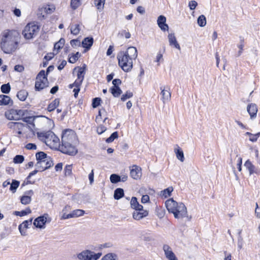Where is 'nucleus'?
Wrapping results in <instances>:
<instances>
[{"label": "nucleus", "mask_w": 260, "mask_h": 260, "mask_svg": "<svg viewBox=\"0 0 260 260\" xmlns=\"http://www.w3.org/2000/svg\"><path fill=\"white\" fill-rule=\"evenodd\" d=\"M35 119V117L29 116L24 118L23 119V121L26 122L27 123L26 124L30 126V127L32 129L35 126V124L33 123Z\"/></svg>", "instance_id": "obj_36"}, {"label": "nucleus", "mask_w": 260, "mask_h": 260, "mask_svg": "<svg viewBox=\"0 0 260 260\" xmlns=\"http://www.w3.org/2000/svg\"><path fill=\"white\" fill-rule=\"evenodd\" d=\"M32 220V218L27 220H25L19 225L18 228L22 235H25L26 229L28 228L29 225L31 224Z\"/></svg>", "instance_id": "obj_20"}, {"label": "nucleus", "mask_w": 260, "mask_h": 260, "mask_svg": "<svg viewBox=\"0 0 260 260\" xmlns=\"http://www.w3.org/2000/svg\"><path fill=\"white\" fill-rule=\"evenodd\" d=\"M260 136V132L256 134H251L250 137H249V140L251 142H256L258 139V138Z\"/></svg>", "instance_id": "obj_56"}, {"label": "nucleus", "mask_w": 260, "mask_h": 260, "mask_svg": "<svg viewBox=\"0 0 260 260\" xmlns=\"http://www.w3.org/2000/svg\"><path fill=\"white\" fill-rule=\"evenodd\" d=\"M198 24L201 27H203L206 24V18L203 15H200L198 18Z\"/></svg>", "instance_id": "obj_42"}, {"label": "nucleus", "mask_w": 260, "mask_h": 260, "mask_svg": "<svg viewBox=\"0 0 260 260\" xmlns=\"http://www.w3.org/2000/svg\"><path fill=\"white\" fill-rule=\"evenodd\" d=\"M1 45L4 52L9 54L15 51L17 43L14 41L12 36L8 32H6L3 35Z\"/></svg>", "instance_id": "obj_4"}, {"label": "nucleus", "mask_w": 260, "mask_h": 260, "mask_svg": "<svg viewBox=\"0 0 260 260\" xmlns=\"http://www.w3.org/2000/svg\"><path fill=\"white\" fill-rule=\"evenodd\" d=\"M19 182L16 180H13L11 183H10V190L13 193L15 192L17 188L19 185Z\"/></svg>", "instance_id": "obj_37"}, {"label": "nucleus", "mask_w": 260, "mask_h": 260, "mask_svg": "<svg viewBox=\"0 0 260 260\" xmlns=\"http://www.w3.org/2000/svg\"><path fill=\"white\" fill-rule=\"evenodd\" d=\"M93 43L92 37H87L83 39L82 42V47L87 50H89Z\"/></svg>", "instance_id": "obj_22"}, {"label": "nucleus", "mask_w": 260, "mask_h": 260, "mask_svg": "<svg viewBox=\"0 0 260 260\" xmlns=\"http://www.w3.org/2000/svg\"><path fill=\"white\" fill-rule=\"evenodd\" d=\"M173 191V188L172 186H170L166 189H164L160 191V196L167 198L171 196L172 192Z\"/></svg>", "instance_id": "obj_29"}, {"label": "nucleus", "mask_w": 260, "mask_h": 260, "mask_svg": "<svg viewBox=\"0 0 260 260\" xmlns=\"http://www.w3.org/2000/svg\"><path fill=\"white\" fill-rule=\"evenodd\" d=\"M247 111L251 118L256 117L257 112V107L256 105L254 103L248 104L247 106Z\"/></svg>", "instance_id": "obj_18"}, {"label": "nucleus", "mask_w": 260, "mask_h": 260, "mask_svg": "<svg viewBox=\"0 0 260 260\" xmlns=\"http://www.w3.org/2000/svg\"><path fill=\"white\" fill-rule=\"evenodd\" d=\"M24 111L23 110L11 109L7 111L5 115L9 120H18L24 116Z\"/></svg>", "instance_id": "obj_8"}, {"label": "nucleus", "mask_w": 260, "mask_h": 260, "mask_svg": "<svg viewBox=\"0 0 260 260\" xmlns=\"http://www.w3.org/2000/svg\"><path fill=\"white\" fill-rule=\"evenodd\" d=\"M102 255V253H94L93 251L85 249L77 254L79 260H98Z\"/></svg>", "instance_id": "obj_7"}, {"label": "nucleus", "mask_w": 260, "mask_h": 260, "mask_svg": "<svg viewBox=\"0 0 260 260\" xmlns=\"http://www.w3.org/2000/svg\"><path fill=\"white\" fill-rule=\"evenodd\" d=\"M124 196L123 189L121 188H116L114 191V198L115 200H119Z\"/></svg>", "instance_id": "obj_30"}, {"label": "nucleus", "mask_w": 260, "mask_h": 260, "mask_svg": "<svg viewBox=\"0 0 260 260\" xmlns=\"http://www.w3.org/2000/svg\"><path fill=\"white\" fill-rule=\"evenodd\" d=\"M138 56L137 49L135 47H129L125 51H120L117 56L118 64L125 72H128L133 67V60Z\"/></svg>", "instance_id": "obj_1"}, {"label": "nucleus", "mask_w": 260, "mask_h": 260, "mask_svg": "<svg viewBox=\"0 0 260 260\" xmlns=\"http://www.w3.org/2000/svg\"><path fill=\"white\" fill-rule=\"evenodd\" d=\"M72 165H67L66 166L64 171L66 176H70L72 174Z\"/></svg>", "instance_id": "obj_55"}, {"label": "nucleus", "mask_w": 260, "mask_h": 260, "mask_svg": "<svg viewBox=\"0 0 260 260\" xmlns=\"http://www.w3.org/2000/svg\"><path fill=\"white\" fill-rule=\"evenodd\" d=\"M243 242V239L242 237L239 236L238 238V243H237L238 248L239 249V250H240V249H241L242 248Z\"/></svg>", "instance_id": "obj_57"}, {"label": "nucleus", "mask_w": 260, "mask_h": 260, "mask_svg": "<svg viewBox=\"0 0 260 260\" xmlns=\"http://www.w3.org/2000/svg\"><path fill=\"white\" fill-rule=\"evenodd\" d=\"M42 171H41L40 170V169H37L36 170H35L34 171H32L31 172H30L28 176L27 177V183L26 184H31L32 183L28 181V179L30 178V177L35 175H36L38 172H42Z\"/></svg>", "instance_id": "obj_53"}, {"label": "nucleus", "mask_w": 260, "mask_h": 260, "mask_svg": "<svg viewBox=\"0 0 260 260\" xmlns=\"http://www.w3.org/2000/svg\"><path fill=\"white\" fill-rule=\"evenodd\" d=\"M161 90L160 94L161 95V100L164 103L169 101L171 100V93L170 88L169 86H161L160 87Z\"/></svg>", "instance_id": "obj_11"}, {"label": "nucleus", "mask_w": 260, "mask_h": 260, "mask_svg": "<svg viewBox=\"0 0 260 260\" xmlns=\"http://www.w3.org/2000/svg\"><path fill=\"white\" fill-rule=\"evenodd\" d=\"M85 74V67H79L78 73H77V79H79L80 80L83 81L84 78V75Z\"/></svg>", "instance_id": "obj_31"}, {"label": "nucleus", "mask_w": 260, "mask_h": 260, "mask_svg": "<svg viewBox=\"0 0 260 260\" xmlns=\"http://www.w3.org/2000/svg\"><path fill=\"white\" fill-rule=\"evenodd\" d=\"M105 2V0H95L94 3L98 10H102L103 9Z\"/></svg>", "instance_id": "obj_43"}, {"label": "nucleus", "mask_w": 260, "mask_h": 260, "mask_svg": "<svg viewBox=\"0 0 260 260\" xmlns=\"http://www.w3.org/2000/svg\"><path fill=\"white\" fill-rule=\"evenodd\" d=\"M59 104V100L58 99H55L49 104L47 107V110L49 112H52L54 111L58 106Z\"/></svg>", "instance_id": "obj_24"}, {"label": "nucleus", "mask_w": 260, "mask_h": 260, "mask_svg": "<svg viewBox=\"0 0 260 260\" xmlns=\"http://www.w3.org/2000/svg\"><path fill=\"white\" fill-rule=\"evenodd\" d=\"M76 140L75 132L71 129H66L63 131L61 137V142L73 143Z\"/></svg>", "instance_id": "obj_10"}, {"label": "nucleus", "mask_w": 260, "mask_h": 260, "mask_svg": "<svg viewBox=\"0 0 260 260\" xmlns=\"http://www.w3.org/2000/svg\"><path fill=\"white\" fill-rule=\"evenodd\" d=\"M46 76L47 74H46L45 71L42 70L39 72V73L37 75L36 80H43V79H47Z\"/></svg>", "instance_id": "obj_51"}, {"label": "nucleus", "mask_w": 260, "mask_h": 260, "mask_svg": "<svg viewBox=\"0 0 260 260\" xmlns=\"http://www.w3.org/2000/svg\"><path fill=\"white\" fill-rule=\"evenodd\" d=\"M12 104L13 101L9 96L4 94L0 95V105H8Z\"/></svg>", "instance_id": "obj_23"}, {"label": "nucleus", "mask_w": 260, "mask_h": 260, "mask_svg": "<svg viewBox=\"0 0 260 260\" xmlns=\"http://www.w3.org/2000/svg\"><path fill=\"white\" fill-rule=\"evenodd\" d=\"M110 179L112 183H116L121 181V177L119 175L114 174L110 176Z\"/></svg>", "instance_id": "obj_45"}, {"label": "nucleus", "mask_w": 260, "mask_h": 260, "mask_svg": "<svg viewBox=\"0 0 260 260\" xmlns=\"http://www.w3.org/2000/svg\"><path fill=\"white\" fill-rule=\"evenodd\" d=\"M118 137V134L117 132H115L113 133L111 135V136L106 139V141L107 143H111L115 139L117 138Z\"/></svg>", "instance_id": "obj_49"}, {"label": "nucleus", "mask_w": 260, "mask_h": 260, "mask_svg": "<svg viewBox=\"0 0 260 260\" xmlns=\"http://www.w3.org/2000/svg\"><path fill=\"white\" fill-rule=\"evenodd\" d=\"M244 166L249 172V175L253 174L259 175L260 173V170L256 168L249 159L245 161Z\"/></svg>", "instance_id": "obj_14"}, {"label": "nucleus", "mask_w": 260, "mask_h": 260, "mask_svg": "<svg viewBox=\"0 0 260 260\" xmlns=\"http://www.w3.org/2000/svg\"><path fill=\"white\" fill-rule=\"evenodd\" d=\"M1 89L3 93L7 94L9 93L10 91L11 86L9 83L4 84L1 86Z\"/></svg>", "instance_id": "obj_44"}, {"label": "nucleus", "mask_w": 260, "mask_h": 260, "mask_svg": "<svg viewBox=\"0 0 260 260\" xmlns=\"http://www.w3.org/2000/svg\"><path fill=\"white\" fill-rule=\"evenodd\" d=\"M175 152L176 153L177 158L181 162H183L184 160V156L183 152L181 149L178 147L177 149H175Z\"/></svg>", "instance_id": "obj_32"}, {"label": "nucleus", "mask_w": 260, "mask_h": 260, "mask_svg": "<svg viewBox=\"0 0 260 260\" xmlns=\"http://www.w3.org/2000/svg\"><path fill=\"white\" fill-rule=\"evenodd\" d=\"M116 255L112 253H108L104 256L101 260H115Z\"/></svg>", "instance_id": "obj_52"}, {"label": "nucleus", "mask_w": 260, "mask_h": 260, "mask_svg": "<svg viewBox=\"0 0 260 260\" xmlns=\"http://www.w3.org/2000/svg\"><path fill=\"white\" fill-rule=\"evenodd\" d=\"M37 136L40 140L51 148H56L59 146V138L51 131L37 133Z\"/></svg>", "instance_id": "obj_3"}, {"label": "nucleus", "mask_w": 260, "mask_h": 260, "mask_svg": "<svg viewBox=\"0 0 260 260\" xmlns=\"http://www.w3.org/2000/svg\"><path fill=\"white\" fill-rule=\"evenodd\" d=\"M88 179L89 180V183L90 184H92L94 181V170H92L91 172L88 175Z\"/></svg>", "instance_id": "obj_63"}, {"label": "nucleus", "mask_w": 260, "mask_h": 260, "mask_svg": "<svg viewBox=\"0 0 260 260\" xmlns=\"http://www.w3.org/2000/svg\"><path fill=\"white\" fill-rule=\"evenodd\" d=\"M24 160V157L23 155H16L14 159L13 162L15 164H21Z\"/></svg>", "instance_id": "obj_50"}, {"label": "nucleus", "mask_w": 260, "mask_h": 260, "mask_svg": "<svg viewBox=\"0 0 260 260\" xmlns=\"http://www.w3.org/2000/svg\"><path fill=\"white\" fill-rule=\"evenodd\" d=\"M79 56V53L78 52H76L75 54H73L69 57V62L71 63H75L78 59Z\"/></svg>", "instance_id": "obj_47"}, {"label": "nucleus", "mask_w": 260, "mask_h": 260, "mask_svg": "<svg viewBox=\"0 0 260 260\" xmlns=\"http://www.w3.org/2000/svg\"><path fill=\"white\" fill-rule=\"evenodd\" d=\"M102 117L104 118V122H105L106 120L108 119L106 116V112L104 109H102L99 110V114L95 118L96 121L100 122Z\"/></svg>", "instance_id": "obj_26"}, {"label": "nucleus", "mask_w": 260, "mask_h": 260, "mask_svg": "<svg viewBox=\"0 0 260 260\" xmlns=\"http://www.w3.org/2000/svg\"><path fill=\"white\" fill-rule=\"evenodd\" d=\"M141 169L140 167L134 165L131 169V176L134 179L137 180L140 179L141 176Z\"/></svg>", "instance_id": "obj_15"}, {"label": "nucleus", "mask_w": 260, "mask_h": 260, "mask_svg": "<svg viewBox=\"0 0 260 260\" xmlns=\"http://www.w3.org/2000/svg\"><path fill=\"white\" fill-rule=\"evenodd\" d=\"M133 95V92L131 91H127L124 94H123L121 97V100L123 102L126 101L127 99H128L132 98Z\"/></svg>", "instance_id": "obj_48"}, {"label": "nucleus", "mask_w": 260, "mask_h": 260, "mask_svg": "<svg viewBox=\"0 0 260 260\" xmlns=\"http://www.w3.org/2000/svg\"><path fill=\"white\" fill-rule=\"evenodd\" d=\"M85 211L81 209H76L71 212L72 218H76L83 216Z\"/></svg>", "instance_id": "obj_33"}, {"label": "nucleus", "mask_w": 260, "mask_h": 260, "mask_svg": "<svg viewBox=\"0 0 260 260\" xmlns=\"http://www.w3.org/2000/svg\"><path fill=\"white\" fill-rule=\"evenodd\" d=\"M48 86L47 79L39 80H36L35 83V89L36 90L40 91Z\"/></svg>", "instance_id": "obj_19"}, {"label": "nucleus", "mask_w": 260, "mask_h": 260, "mask_svg": "<svg viewBox=\"0 0 260 260\" xmlns=\"http://www.w3.org/2000/svg\"><path fill=\"white\" fill-rule=\"evenodd\" d=\"M31 212L30 208H27L25 210L15 211L14 214L16 216H23Z\"/></svg>", "instance_id": "obj_41"}, {"label": "nucleus", "mask_w": 260, "mask_h": 260, "mask_svg": "<svg viewBox=\"0 0 260 260\" xmlns=\"http://www.w3.org/2000/svg\"><path fill=\"white\" fill-rule=\"evenodd\" d=\"M59 148L60 151L64 153L70 155H75L77 154L78 150L73 143L61 142V144H59Z\"/></svg>", "instance_id": "obj_9"}, {"label": "nucleus", "mask_w": 260, "mask_h": 260, "mask_svg": "<svg viewBox=\"0 0 260 260\" xmlns=\"http://www.w3.org/2000/svg\"><path fill=\"white\" fill-rule=\"evenodd\" d=\"M36 157L37 162L35 166L37 169L44 171L53 165L51 158L43 151L37 152Z\"/></svg>", "instance_id": "obj_5"}, {"label": "nucleus", "mask_w": 260, "mask_h": 260, "mask_svg": "<svg viewBox=\"0 0 260 260\" xmlns=\"http://www.w3.org/2000/svg\"><path fill=\"white\" fill-rule=\"evenodd\" d=\"M163 250L166 257L169 260H175L177 258L171 247L168 245H164Z\"/></svg>", "instance_id": "obj_17"}, {"label": "nucleus", "mask_w": 260, "mask_h": 260, "mask_svg": "<svg viewBox=\"0 0 260 260\" xmlns=\"http://www.w3.org/2000/svg\"><path fill=\"white\" fill-rule=\"evenodd\" d=\"M25 148L28 150H36L37 149V146L33 143H28L26 145Z\"/></svg>", "instance_id": "obj_60"}, {"label": "nucleus", "mask_w": 260, "mask_h": 260, "mask_svg": "<svg viewBox=\"0 0 260 260\" xmlns=\"http://www.w3.org/2000/svg\"><path fill=\"white\" fill-rule=\"evenodd\" d=\"M70 5L71 8L75 10L81 5V0H71Z\"/></svg>", "instance_id": "obj_39"}, {"label": "nucleus", "mask_w": 260, "mask_h": 260, "mask_svg": "<svg viewBox=\"0 0 260 260\" xmlns=\"http://www.w3.org/2000/svg\"><path fill=\"white\" fill-rule=\"evenodd\" d=\"M106 130V127L104 125H100L98 127L96 131L99 134H102Z\"/></svg>", "instance_id": "obj_59"}, {"label": "nucleus", "mask_w": 260, "mask_h": 260, "mask_svg": "<svg viewBox=\"0 0 260 260\" xmlns=\"http://www.w3.org/2000/svg\"><path fill=\"white\" fill-rule=\"evenodd\" d=\"M39 30V26L35 22L28 23L24 28L22 35L25 39L30 40L37 35Z\"/></svg>", "instance_id": "obj_6"}, {"label": "nucleus", "mask_w": 260, "mask_h": 260, "mask_svg": "<svg viewBox=\"0 0 260 260\" xmlns=\"http://www.w3.org/2000/svg\"><path fill=\"white\" fill-rule=\"evenodd\" d=\"M131 206L132 208L135 210L138 208H142L143 206L139 203L136 197H132L131 200Z\"/></svg>", "instance_id": "obj_28"}, {"label": "nucleus", "mask_w": 260, "mask_h": 260, "mask_svg": "<svg viewBox=\"0 0 260 260\" xmlns=\"http://www.w3.org/2000/svg\"><path fill=\"white\" fill-rule=\"evenodd\" d=\"M28 93L25 90H21L18 92L17 96L21 101H24L26 99Z\"/></svg>", "instance_id": "obj_35"}, {"label": "nucleus", "mask_w": 260, "mask_h": 260, "mask_svg": "<svg viewBox=\"0 0 260 260\" xmlns=\"http://www.w3.org/2000/svg\"><path fill=\"white\" fill-rule=\"evenodd\" d=\"M166 18L163 15L158 16L157 20V23L159 27L162 31L168 30L169 26L166 24Z\"/></svg>", "instance_id": "obj_16"}, {"label": "nucleus", "mask_w": 260, "mask_h": 260, "mask_svg": "<svg viewBox=\"0 0 260 260\" xmlns=\"http://www.w3.org/2000/svg\"><path fill=\"white\" fill-rule=\"evenodd\" d=\"M101 100L100 98H95L92 100V106L95 108L100 105Z\"/></svg>", "instance_id": "obj_54"}, {"label": "nucleus", "mask_w": 260, "mask_h": 260, "mask_svg": "<svg viewBox=\"0 0 260 260\" xmlns=\"http://www.w3.org/2000/svg\"><path fill=\"white\" fill-rule=\"evenodd\" d=\"M64 43V40L63 39H60V40L56 43L54 46V52H55V54L58 53V51L61 48Z\"/></svg>", "instance_id": "obj_34"}, {"label": "nucleus", "mask_w": 260, "mask_h": 260, "mask_svg": "<svg viewBox=\"0 0 260 260\" xmlns=\"http://www.w3.org/2000/svg\"><path fill=\"white\" fill-rule=\"evenodd\" d=\"M42 10L46 14H50L54 12L55 10V7L52 4L46 5L42 8Z\"/></svg>", "instance_id": "obj_25"}, {"label": "nucleus", "mask_w": 260, "mask_h": 260, "mask_svg": "<svg viewBox=\"0 0 260 260\" xmlns=\"http://www.w3.org/2000/svg\"><path fill=\"white\" fill-rule=\"evenodd\" d=\"M165 204L168 211L173 213L175 218H182L187 216V208L183 203H178L172 198L166 201Z\"/></svg>", "instance_id": "obj_2"}, {"label": "nucleus", "mask_w": 260, "mask_h": 260, "mask_svg": "<svg viewBox=\"0 0 260 260\" xmlns=\"http://www.w3.org/2000/svg\"><path fill=\"white\" fill-rule=\"evenodd\" d=\"M162 60V54L159 52L157 54L155 61L157 62L158 63V65H159V62Z\"/></svg>", "instance_id": "obj_62"}, {"label": "nucleus", "mask_w": 260, "mask_h": 260, "mask_svg": "<svg viewBox=\"0 0 260 260\" xmlns=\"http://www.w3.org/2000/svg\"><path fill=\"white\" fill-rule=\"evenodd\" d=\"M17 125H16V127L15 128V131H22L23 129V128L24 127H27L28 128H29L30 130H32V128L30 127V126L27 125V124H24L22 123H21V122H17V123L16 124Z\"/></svg>", "instance_id": "obj_40"}, {"label": "nucleus", "mask_w": 260, "mask_h": 260, "mask_svg": "<svg viewBox=\"0 0 260 260\" xmlns=\"http://www.w3.org/2000/svg\"><path fill=\"white\" fill-rule=\"evenodd\" d=\"M21 203L23 205H27L30 203L31 199L28 196L24 195L21 198Z\"/></svg>", "instance_id": "obj_46"}, {"label": "nucleus", "mask_w": 260, "mask_h": 260, "mask_svg": "<svg viewBox=\"0 0 260 260\" xmlns=\"http://www.w3.org/2000/svg\"><path fill=\"white\" fill-rule=\"evenodd\" d=\"M71 32L74 35H77L80 30L79 24H74L71 26Z\"/></svg>", "instance_id": "obj_38"}, {"label": "nucleus", "mask_w": 260, "mask_h": 260, "mask_svg": "<svg viewBox=\"0 0 260 260\" xmlns=\"http://www.w3.org/2000/svg\"><path fill=\"white\" fill-rule=\"evenodd\" d=\"M197 2L195 1H191L189 3V7L190 10H194L197 6Z\"/></svg>", "instance_id": "obj_61"}, {"label": "nucleus", "mask_w": 260, "mask_h": 260, "mask_svg": "<svg viewBox=\"0 0 260 260\" xmlns=\"http://www.w3.org/2000/svg\"><path fill=\"white\" fill-rule=\"evenodd\" d=\"M70 44L72 47H76V46H80V42L78 39H74V40H72L70 41Z\"/></svg>", "instance_id": "obj_58"}, {"label": "nucleus", "mask_w": 260, "mask_h": 260, "mask_svg": "<svg viewBox=\"0 0 260 260\" xmlns=\"http://www.w3.org/2000/svg\"><path fill=\"white\" fill-rule=\"evenodd\" d=\"M110 91L115 98L118 97L122 93V90L119 87L112 86L110 88Z\"/></svg>", "instance_id": "obj_27"}, {"label": "nucleus", "mask_w": 260, "mask_h": 260, "mask_svg": "<svg viewBox=\"0 0 260 260\" xmlns=\"http://www.w3.org/2000/svg\"><path fill=\"white\" fill-rule=\"evenodd\" d=\"M168 39L170 46H173L179 50L181 49L180 46L177 41L174 34H169L168 35Z\"/></svg>", "instance_id": "obj_21"}, {"label": "nucleus", "mask_w": 260, "mask_h": 260, "mask_svg": "<svg viewBox=\"0 0 260 260\" xmlns=\"http://www.w3.org/2000/svg\"><path fill=\"white\" fill-rule=\"evenodd\" d=\"M148 215V211L144 210L143 207L142 208L135 209L133 213V217L135 220H140L141 219L146 217Z\"/></svg>", "instance_id": "obj_12"}, {"label": "nucleus", "mask_w": 260, "mask_h": 260, "mask_svg": "<svg viewBox=\"0 0 260 260\" xmlns=\"http://www.w3.org/2000/svg\"><path fill=\"white\" fill-rule=\"evenodd\" d=\"M47 214H44L36 218L34 221V225L38 228H45V225L47 222Z\"/></svg>", "instance_id": "obj_13"}, {"label": "nucleus", "mask_w": 260, "mask_h": 260, "mask_svg": "<svg viewBox=\"0 0 260 260\" xmlns=\"http://www.w3.org/2000/svg\"><path fill=\"white\" fill-rule=\"evenodd\" d=\"M120 35L122 36H124L126 39L130 38L131 36V34L128 31H126V30H122L120 33Z\"/></svg>", "instance_id": "obj_64"}]
</instances>
